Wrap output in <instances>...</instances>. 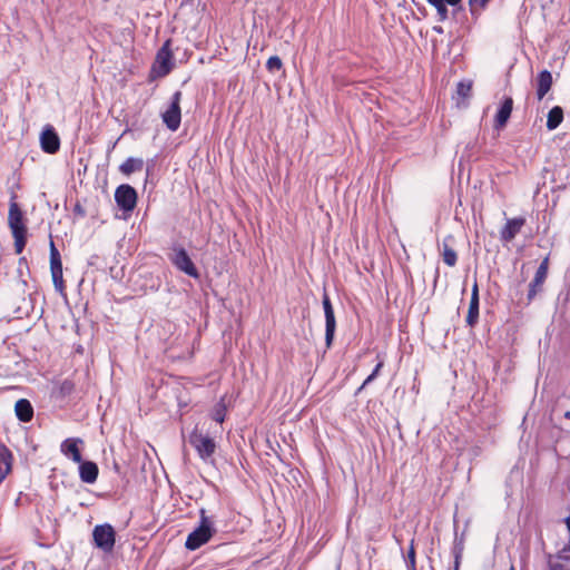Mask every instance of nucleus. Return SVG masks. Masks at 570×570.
Listing matches in <instances>:
<instances>
[{
  "label": "nucleus",
  "mask_w": 570,
  "mask_h": 570,
  "mask_svg": "<svg viewBox=\"0 0 570 570\" xmlns=\"http://www.w3.org/2000/svg\"><path fill=\"white\" fill-rule=\"evenodd\" d=\"M14 198L16 196L11 198L8 224L14 238L16 254H21L27 243V227L23 224V214L14 202Z\"/></svg>",
  "instance_id": "1"
},
{
  "label": "nucleus",
  "mask_w": 570,
  "mask_h": 570,
  "mask_svg": "<svg viewBox=\"0 0 570 570\" xmlns=\"http://www.w3.org/2000/svg\"><path fill=\"white\" fill-rule=\"evenodd\" d=\"M215 531L213 520L206 514V511L202 509L199 525L188 534L185 547L191 551L198 549L209 541Z\"/></svg>",
  "instance_id": "2"
},
{
  "label": "nucleus",
  "mask_w": 570,
  "mask_h": 570,
  "mask_svg": "<svg viewBox=\"0 0 570 570\" xmlns=\"http://www.w3.org/2000/svg\"><path fill=\"white\" fill-rule=\"evenodd\" d=\"M169 259L178 271L185 273L186 275L193 278L199 277L198 269L196 268L190 256L188 255L187 250L184 247L174 246L171 248V253L169 254Z\"/></svg>",
  "instance_id": "3"
},
{
  "label": "nucleus",
  "mask_w": 570,
  "mask_h": 570,
  "mask_svg": "<svg viewBox=\"0 0 570 570\" xmlns=\"http://www.w3.org/2000/svg\"><path fill=\"white\" fill-rule=\"evenodd\" d=\"M190 445L197 451L199 458L208 462L216 451V443L214 439L204 435L195 429L189 435Z\"/></svg>",
  "instance_id": "4"
},
{
  "label": "nucleus",
  "mask_w": 570,
  "mask_h": 570,
  "mask_svg": "<svg viewBox=\"0 0 570 570\" xmlns=\"http://www.w3.org/2000/svg\"><path fill=\"white\" fill-rule=\"evenodd\" d=\"M92 539L98 549L108 553L114 550L116 532L108 523L98 524L92 530Z\"/></svg>",
  "instance_id": "5"
},
{
  "label": "nucleus",
  "mask_w": 570,
  "mask_h": 570,
  "mask_svg": "<svg viewBox=\"0 0 570 570\" xmlns=\"http://www.w3.org/2000/svg\"><path fill=\"white\" fill-rule=\"evenodd\" d=\"M180 100H181V92L176 91L171 97L170 105L161 114L164 124L171 131H176L180 126V120H181Z\"/></svg>",
  "instance_id": "6"
},
{
  "label": "nucleus",
  "mask_w": 570,
  "mask_h": 570,
  "mask_svg": "<svg viewBox=\"0 0 570 570\" xmlns=\"http://www.w3.org/2000/svg\"><path fill=\"white\" fill-rule=\"evenodd\" d=\"M115 200L124 212H132L137 204V191L130 185H120L115 191Z\"/></svg>",
  "instance_id": "7"
},
{
  "label": "nucleus",
  "mask_w": 570,
  "mask_h": 570,
  "mask_svg": "<svg viewBox=\"0 0 570 570\" xmlns=\"http://www.w3.org/2000/svg\"><path fill=\"white\" fill-rule=\"evenodd\" d=\"M50 271L55 288L62 293L65 288L62 278V262L59 250L56 248L55 243L50 242Z\"/></svg>",
  "instance_id": "8"
},
{
  "label": "nucleus",
  "mask_w": 570,
  "mask_h": 570,
  "mask_svg": "<svg viewBox=\"0 0 570 570\" xmlns=\"http://www.w3.org/2000/svg\"><path fill=\"white\" fill-rule=\"evenodd\" d=\"M171 59L170 40H167L158 50L154 65V70L159 77H165L171 71L174 66Z\"/></svg>",
  "instance_id": "9"
},
{
  "label": "nucleus",
  "mask_w": 570,
  "mask_h": 570,
  "mask_svg": "<svg viewBox=\"0 0 570 570\" xmlns=\"http://www.w3.org/2000/svg\"><path fill=\"white\" fill-rule=\"evenodd\" d=\"M40 145L42 150L47 154H56L59 150L60 139L52 126L48 125L42 130Z\"/></svg>",
  "instance_id": "10"
},
{
  "label": "nucleus",
  "mask_w": 570,
  "mask_h": 570,
  "mask_svg": "<svg viewBox=\"0 0 570 570\" xmlns=\"http://www.w3.org/2000/svg\"><path fill=\"white\" fill-rule=\"evenodd\" d=\"M524 224V217H515L508 219L504 227L500 232V239L503 243L512 242L515 238V236L521 232Z\"/></svg>",
  "instance_id": "11"
},
{
  "label": "nucleus",
  "mask_w": 570,
  "mask_h": 570,
  "mask_svg": "<svg viewBox=\"0 0 570 570\" xmlns=\"http://www.w3.org/2000/svg\"><path fill=\"white\" fill-rule=\"evenodd\" d=\"M548 275V258L543 259L538 267L534 278L529 284L528 299L532 301L537 293L540 291Z\"/></svg>",
  "instance_id": "12"
},
{
  "label": "nucleus",
  "mask_w": 570,
  "mask_h": 570,
  "mask_svg": "<svg viewBox=\"0 0 570 570\" xmlns=\"http://www.w3.org/2000/svg\"><path fill=\"white\" fill-rule=\"evenodd\" d=\"M478 320H479V288H478V284L474 283L472 293H471L469 311H468V315H466V324L469 326L473 327L478 323Z\"/></svg>",
  "instance_id": "13"
},
{
  "label": "nucleus",
  "mask_w": 570,
  "mask_h": 570,
  "mask_svg": "<svg viewBox=\"0 0 570 570\" xmlns=\"http://www.w3.org/2000/svg\"><path fill=\"white\" fill-rule=\"evenodd\" d=\"M78 443H81L79 439H67L61 444V452L71 458L73 462L81 463L82 456L78 448Z\"/></svg>",
  "instance_id": "14"
},
{
  "label": "nucleus",
  "mask_w": 570,
  "mask_h": 570,
  "mask_svg": "<svg viewBox=\"0 0 570 570\" xmlns=\"http://www.w3.org/2000/svg\"><path fill=\"white\" fill-rule=\"evenodd\" d=\"M513 109V99L511 97H507L501 107L499 108L497 116H495V127L502 128L507 125L511 112Z\"/></svg>",
  "instance_id": "15"
},
{
  "label": "nucleus",
  "mask_w": 570,
  "mask_h": 570,
  "mask_svg": "<svg viewBox=\"0 0 570 570\" xmlns=\"http://www.w3.org/2000/svg\"><path fill=\"white\" fill-rule=\"evenodd\" d=\"M98 465L95 462L86 461L80 463L79 475L82 482L94 483L98 478Z\"/></svg>",
  "instance_id": "16"
},
{
  "label": "nucleus",
  "mask_w": 570,
  "mask_h": 570,
  "mask_svg": "<svg viewBox=\"0 0 570 570\" xmlns=\"http://www.w3.org/2000/svg\"><path fill=\"white\" fill-rule=\"evenodd\" d=\"M552 86V75L548 70H542L537 77V96L541 100L548 94Z\"/></svg>",
  "instance_id": "17"
},
{
  "label": "nucleus",
  "mask_w": 570,
  "mask_h": 570,
  "mask_svg": "<svg viewBox=\"0 0 570 570\" xmlns=\"http://www.w3.org/2000/svg\"><path fill=\"white\" fill-rule=\"evenodd\" d=\"M14 412L21 422H30L33 416V409L31 403L26 399H20L16 402Z\"/></svg>",
  "instance_id": "18"
},
{
  "label": "nucleus",
  "mask_w": 570,
  "mask_h": 570,
  "mask_svg": "<svg viewBox=\"0 0 570 570\" xmlns=\"http://www.w3.org/2000/svg\"><path fill=\"white\" fill-rule=\"evenodd\" d=\"M11 461L12 454L10 450L4 444H0V483L11 471Z\"/></svg>",
  "instance_id": "19"
},
{
  "label": "nucleus",
  "mask_w": 570,
  "mask_h": 570,
  "mask_svg": "<svg viewBox=\"0 0 570 570\" xmlns=\"http://www.w3.org/2000/svg\"><path fill=\"white\" fill-rule=\"evenodd\" d=\"M144 168V160L141 158L129 157L120 166L119 170L129 176L135 171H140Z\"/></svg>",
  "instance_id": "20"
},
{
  "label": "nucleus",
  "mask_w": 570,
  "mask_h": 570,
  "mask_svg": "<svg viewBox=\"0 0 570 570\" xmlns=\"http://www.w3.org/2000/svg\"><path fill=\"white\" fill-rule=\"evenodd\" d=\"M450 240H452L451 236L444 238L442 242V258L448 266L453 267L456 264L458 255L449 244Z\"/></svg>",
  "instance_id": "21"
},
{
  "label": "nucleus",
  "mask_w": 570,
  "mask_h": 570,
  "mask_svg": "<svg viewBox=\"0 0 570 570\" xmlns=\"http://www.w3.org/2000/svg\"><path fill=\"white\" fill-rule=\"evenodd\" d=\"M563 120V110L559 106H554L548 114L547 128L554 130Z\"/></svg>",
  "instance_id": "22"
},
{
  "label": "nucleus",
  "mask_w": 570,
  "mask_h": 570,
  "mask_svg": "<svg viewBox=\"0 0 570 570\" xmlns=\"http://www.w3.org/2000/svg\"><path fill=\"white\" fill-rule=\"evenodd\" d=\"M336 328V321L334 316H325V343L327 347H331Z\"/></svg>",
  "instance_id": "23"
},
{
  "label": "nucleus",
  "mask_w": 570,
  "mask_h": 570,
  "mask_svg": "<svg viewBox=\"0 0 570 570\" xmlns=\"http://www.w3.org/2000/svg\"><path fill=\"white\" fill-rule=\"evenodd\" d=\"M431 6H433L436 9L439 20L445 21L449 17V10L446 8V4L444 0H426Z\"/></svg>",
  "instance_id": "24"
},
{
  "label": "nucleus",
  "mask_w": 570,
  "mask_h": 570,
  "mask_svg": "<svg viewBox=\"0 0 570 570\" xmlns=\"http://www.w3.org/2000/svg\"><path fill=\"white\" fill-rule=\"evenodd\" d=\"M416 553L414 548V539L411 540V544L407 551V554L405 557V563L407 570H416Z\"/></svg>",
  "instance_id": "25"
},
{
  "label": "nucleus",
  "mask_w": 570,
  "mask_h": 570,
  "mask_svg": "<svg viewBox=\"0 0 570 570\" xmlns=\"http://www.w3.org/2000/svg\"><path fill=\"white\" fill-rule=\"evenodd\" d=\"M226 415V407L224 403H218L215 405L212 412V419L218 423H223Z\"/></svg>",
  "instance_id": "26"
},
{
  "label": "nucleus",
  "mask_w": 570,
  "mask_h": 570,
  "mask_svg": "<svg viewBox=\"0 0 570 570\" xmlns=\"http://www.w3.org/2000/svg\"><path fill=\"white\" fill-rule=\"evenodd\" d=\"M283 67V62L278 56H272L268 58L266 62V69L269 72H276L279 71Z\"/></svg>",
  "instance_id": "27"
},
{
  "label": "nucleus",
  "mask_w": 570,
  "mask_h": 570,
  "mask_svg": "<svg viewBox=\"0 0 570 570\" xmlns=\"http://www.w3.org/2000/svg\"><path fill=\"white\" fill-rule=\"evenodd\" d=\"M490 0H469L470 10L472 14H478L480 10L484 9Z\"/></svg>",
  "instance_id": "28"
},
{
  "label": "nucleus",
  "mask_w": 570,
  "mask_h": 570,
  "mask_svg": "<svg viewBox=\"0 0 570 570\" xmlns=\"http://www.w3.org/2000/svg\"><path fill=\"white\" fill-rule=\"evenodd\" d=\"M383 367V362L380 361L375 368L373 370V372L365 379V381L363 382V384L361 385V387L358 389V391L363 390L366 385H368L370 383H372L376 376L379 375L381 368Z\"/></svg>",
  "instance_id": "29"
},
{
  "label": "nucleus",
  "mask_w": 570,
  "mask_h": 570,
  "mask_svg": "<svg viewBox=\"0 0 570 570\" xmlns=\"http://www.w3.org/2000/svg\"><path fill=\"white\" fill-rule=\"evenodd\" d=\"M472 85L471 82H459L456 86V94L461 97H468L471 91Z\"/></svg>",
  "instance_id": "30"
},
{
  "label": "nucleus",
  "mask_w": 570,
  "mask_h": 570,
  "mask_svg": "<svg viewBox=\"0 0 570 570\" xmlns=\"http://www.w3.org/2000/svg\"><path fill=\"white\" fill-rule=\"evenodd\" d=\"M322 304H323L324 315L325 316H334V309H333L331 299L326 293H324V295H323Z\"/></svg>",
  "instance_id": "31"
},
{
  "label": "nucleus",
  "mask_w": 570,
  "mask_h": 570,
  "mask_svg": "<svg viewBox=\"0 0 570 570\" xmlns=\"http://www.w3.org/2000/svg\"><path fill=\"white\" fill-rule=\"evenodd\" d=\"M463 549H464V547H463V542L462 541H459V542L454 543V547L452 549V553H453L454 559H462Z\"/></svg>",
  "instance_id": "32"
},
{
  "label": "nucleus",
  "mask_w": 570,
  "mask_h": 570,
  "mask_svg": "<svg viewBox=\"0 0 570 570\" xmlns=\"http://www.w3.org/2000/svg\"><path fill=\"white\" fill-rule=\"evenodd\" d=\"M72 389H73V385H72V383H71V382H69V381H65V382L62 383V385H61V391H62L63 393H70Z\"/></svg>",
  "instance_id": "33"
},
{
  "label": "nucleus",
  "mask_w": 570,
  "mask_h": 570,
  "mask_svg": "<svg viewBox=\"0 0 570 570\" xmlns=\"http://www.w3.org/2000/svg\"><path fill=\"white\" fill-rule=\"evenodd\" d=\"M462 0H444L445 3L450 4V6H456L461 2Z\"/></svg>",
  "instance_id": "34"
},
{
  "label": "nucleus",
  "mask_w": 570,
  "mask_h": 570,
  "mask_svg": "<svg viewBox=\"0 0 570 570\" xmlns=\"http://www.w3.org/2000/svg\"><path fill=\"white\" fill-rule=\"evenodd\" d=\"M460 564H461V559H454L453 570H459L460 569Z\"/></svg>",
  "instance_id": "35"
},
{
  "label": "nucleus",
  "mask_w": 570,
  "mask_h": 570,
  "mask_svg": "<svg viewBox=\"0 0 570 570\" xmlns=\"http://www.w3.org/2000/svg\"><path fill=\"white\" fill-rule=\"evenodd\" d=\"M566 522H567L568 530L570 532V517L566 520Z\"/></svg>",
  "instance_id": "36"
},
{
  "label": "nucleus",
  "mask_w": 570,
  "mask_h": 570,
  "mask_svg": "<svg viewBox=\"0 0 570 570\" xmlns=\"http://www.w3.org/2000/svg\"><path fill=\"white\" fill-rule=\"evenodd\" d=\"M564 416L570 419V412H566Z\"/></svg>",
  "instance_id": "37"
},
{
  "label": "nucleus",
  "mask_w": 570,
  "mask_h": 570,
  "mask_svg": "<svg viewBox=\"0 0 570 570\" xmlns=\"http://www.w3.org/2000/svg\"><path fill=\"white\" fill-rule=\"evenodd\" d=\"M509 570H515L514 567L512 566Z\"/></svg>",
  "instance_id": "38"
}]
</instances>
